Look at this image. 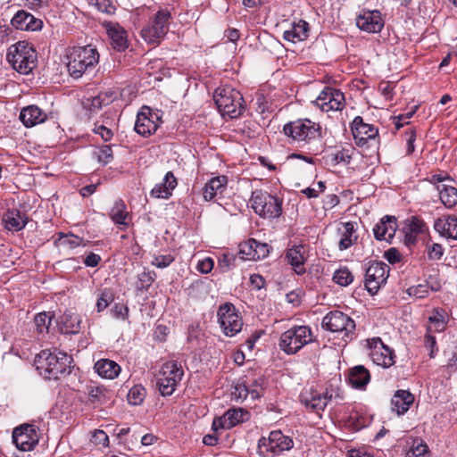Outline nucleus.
<instances>
[{
  "mask_svg": "<svg viewBox=\"0 0 457 457\" xmlns=\"http://www.w3.org/2000/svg\"><path fill=\"white\" fill-rule=\"evenodd\" d=\"M105 389L103 386L88 385L86 387L87 399L92 404L100 403L105 398Z\"/></svg>",
  "mask_w": 457,
  "mask_h": 457,
  "instance_id": "obj_45",
  "label": "nucleus"
},
{
  "mask_svg": "<svg viewBox=\"0 0 457 457\" xmlns=\"http://www.w3.org/2000/svg\"><path fill=\"white\" fill-rule=\"evenodd\" d=\"M428 231L426 223L418 217H411L404 222L401 233L403 234V245L411 249L417 244V237L420 234H424Z\"/></svg>",
  "mask_w": 457,
  "mask_h": 457,
  "instance_id": "obj_18",
  "label": "nucleus"
},
{
  "mask_svg": "<svg viewBox=\"0 0 457 457\" xmlns=\"http://www.w3.org/2000/svg\"><path fill=\"white\" fill-rule=\"evenodd\" d=\"M322 328L334 332L343 333V339L350 341L353 338L355 322L348 315L339 311L328 312L322 320Z\"/></svg>",
  "mask_w": 457,
  "mask_h": 457,
  "instance_id": "obj_10",
  "label": "nucleus"
},
{
  "mask_svg": "<svg viewBox=\"0 0 457 457\" xmlns=\"http://www.w3.org/2000/svg\"><path fill=\"white\" fill-rule=\"evenodd\" d=\"M213 259H200L196 264V269L203 274H207L213 269Z\"/></svg>",
  "mask_w": 457,
  "mask_h": 457,
  "instance_id": "obj_58",
  "label": "nucleus"
},
{
  "mask_svg": "<svg viewBox=\"0 0 457 457\" xmlns=\"http://www.w3.org/2000/svg\"><path fill=\"white\" fill-rule=\"evenodd\" d=\"M257 246V240L250 238L238 245V253L240 254L252 255L254 257V250Z\"/></svg>",
  "mask_w": 457,
  "mask_h": 457,
  "instance_id": "obj_54",
  "label": "nucleus"
},
{
  "mask_svg": "<svg viewBox=\"0 0 457 457\" xmlns=\"http://www.w3.org/2000/svg\"><path fill=\"white\" fill-rule=\"evenodd\" d=\"M265 379L262 376H259L257 378H254L249 382L247 385L250 386V397L253 400L259 399L263 394V385Z\"/></svg>",
  "mask_w": 457,
  "mask_h": 457,
  "instance_id": "obj_47",
  "label": "nucleus"
},
{
  "mask_svg": "<svg viewBox=\"0 0 457 457\" xmlns=\"http://www.w3.org/2000/svg\"><path fill=\"white\" fill-rule=\"evenodd\" d=\"M94 154L96 156L97 161L103 164H107L113 159L112 150L110 145H102L97 148Z\"/></svg>",
  "mask_w": 457,
  "mask_h": 457,
  "instance_id": "obj_50",
  "label": "nucleus"
},
{
  "mask_svg": "<svg viewBox=\"0 0 457 457\" xmlns=\"http://www.w3.org/2000/svg\"><path fill=\"white\" fill-rule=\"evenodd\" d=\"M161 122L158 111H154L148 106H143L137 113L135 130L143 137H149L157 130Z\"/></svg>",
  "mask_w": 457,
  "mask_h": 457,
  "instance_id": "obj_13",
  "label": "nucleus"
},
{
  "mask_svg": "<svg viewBox=\"0 0 457 457\" xmlns=\"http://www.w3.org/2000/svg\"><path fill=\"white\" fill-rule=\"evenodd\" d=\"M354 148L352 146L335 148L327 154V162L336 166L339 163L349 164L351 162Z\"/></svg>",
  "mask_w": 457,
  "mask_h": 457,
  "instance_id": "obj_34",
  "label": "nucleus"
},
{
  "mask_svg": "<svg viewBox=\"0 0 457 457\" xmlns=\"http://www.w3.org/2000/svg\"><path fill=\"white\" fill-rule=\"evenodd\" d=\"M290 265L292 266L295 272L298 275H302L305 272L304 259H289Z\"/></svg>",
  "mask_w": 457,
  "mask_h": 457,
  "instance_id": "obj_63",
  "label": "nucleus"
},
{
  "mask_svg": "<svg viewBox=\"0 0 457 457\" xmlns=\"http://www.w3.org/2000/svg\"><path fill=\"white\" fill-rule=\"evenodd\" d=\"M434 228L441 237L457 240V216L444 215L436 219Z\"/></svg>",
  "mask_w": 457,
  "mask_h": 457,
  "instance_id": "obj_23",
  "label": "nucleus"
},
{
  "mask_svg": "<svg viewBox=\"0 0 457 457\" xmlns=\"http://www.w3.org/2000/svg\"><path fill=\"white\" fill-rule=\"evenodd\" d=\"M154 272L152 271H143L138 275V281L137 282V289L138 291H145L149 288L152 283L154 280Z\"/></svg>",
  "mask_w": 457,
  "mask_h": 457,
  "instance_id": "obj_49",
  "label": "nucleus"
},
{
  "mask_svg": "<svg viewBox=\"0 0 457 457\" xmlns=\"http://www.w3.org/2000/svg\"><path fill=\"white\" fill-rule=\"evenodd\" d=\"M184 376L181 364L175 361L165 362L157 376L156 386L162 396H170Z\"/></svg>",
  "mask_w": 457,
  "mask_h": 457,
  "instance_id": "obj_7",
  "label": "nucleus"
},
{
  "mask_svg": "<svg viewBox=\"0 0 457 457\" xmlns=\"http://www.w3.org/2000/svg\"><path fill=\"white\" fill-rule=\"evenodd\" d=\"M342 237L339 241L341 250L347 249L357 240L354 222H345L342 224Z\"/></svg>",
  "mask_w": 457,
  "mask_h": 457,
  "instance_id": "obj_38",
  "label": "nucleus"
},
{
  "mask_svg": "<svg viewBox=\"0 0 457 457\" xmlns=\"http://www.w3.org/2000/svg\"><path fill=\"white\" fill-rule=\"evenodd\" d=\"M91 442L98 446H107L109 437L104 430L97 429L93 432Z\"/></svg>",
  "mask_w": 457,
  "mask_h": 457,
  "instance_id": "obj_55",
  "label": "nucleus"
},
{
  "mask_svg": "<svg viewBox=\"0 0 457 457\" xmlns=\"http://www.w3.org/2000/svg\"><path fill=\"white\" fill-rule=\"evenodd\" d=\"M113 294L110 290H103L96 301L97 312H101L104 310H105L109 306V304L113 301Z\"/></svg>",
  "mask_w": 457,
  "mask_h": 457,
  "instance_id": "obj_52",
  "label": "nucleus"
},
{
  "mask_svg": "<svg viewBox=\"0 0 457 457\" xmlns=\"http://www.w3.org/2000/svg\"><path fill=\"white\" fill-rule=\"evenodd\" d=\"M293 440L281 431H271L268 437H262L258 442V453L262 457H274L284 451L290 450Z\"/></svg>",
  "mask_w": 457,
  "mask_h": 457,
  "instance_id": "obj_9",
  "label": "nucleus"
},
{
  "mask_svg": "<svg viewBox=\"0 0 457 457\" xmlns=\"http://www.w3.org/2000/svg\"><path fill=\"white\" fill-rule=\"evenodd\" d=\"M228 178L218 176L212 178L204 186L203 195L206 201L212 200L217 195L221 194L227 186Z\"/></svg>",
  "mask_w": 457,
  "mask_h": 457,
  "instance_id": "obj_29",
  "label": "nucleus"
},
{
  "mask_svg": "<svg viewBox=\"0 0 457 457\" xmlns=\"http://www.w3.org/2000/svg\"><path fill=\"white\" fill-rule=\"evenodd\" d=\"M94 132L98 134L104 141L111 140L113 136V133L110 129L99 124H95Z\"/></svg>",
  "mask_w": 457,
  "mask_h": 457,
  "instance_id": "obj_59",
  "label": "nucleus"
},
{
  "mask_svg": "<svg viewBox=\"0 0 457 457\" xmlns=\"http://www.w3.org/2000/svg\"><path fill=\"white\" fill-rule=\"evenodd\" d=\"M28 219L25 217V214L21 212L18 210H9L4 216V221L5 223V228L8 230L19 231L22 229Z\"/></svg>",
  "mask_w": 457,
  "mask_h": 457,
  "instance_id": "obj_35",
  "label": "nucleus"
},
{
  "mask_svg": "<svg viewBox=\"0 0 457 457\" xmlns=\"http://www.w3.org/2000/svg\"><path fill=\"white\" fill-rule=\"evenodd\" d=\"M67 71L75 79L91 72L99 62L96 48L88 45L72 47L67 54Z\"/></svg>",
  "mask_w": 457,
  "mask_h": 457,
  "instance_id": "obj_1",
  "label": "nucleus"
},
{
  "mask_svg": "<svg viewBox=\"0 0 457 457\" xmlns=\"http://www.w3.org/2000/svg\"><path fill=\"white\" fill-rule=\"evenodd\" d=\"M62 331L65 334L79 333L81 328V319L74 313H65L62 319Z\"/></svg>",
  "mask_w": 457,
  "mask_h": 457,
  "instance_id": "obj_39",
  "label": "nucleus"
},
{
  "mask_svg": "<svg viewBox=\"0 0 457 457\" xmlns=\"http://www.w3.org/2000/svg\"><path fill=\"white\" fill-rule=\"evenodd\" d=\"M7 60L17 71L29 74L36 67L37 54L30 44L19 41L9 47Z\"/></svg>",
  "mask_w": 457,
  "mask_h": 457,
  "instance_id": "obj_4",
  "label": "nucleus"
},
{
  "mask_svg": "<svg viewBox=\"0 0 457 457\" xmlns=\"http://www.w3.org/2000/svg\"><path fill=\"white\" fill-rule=\"evenodd\" d=\"M217 318L220 328L227 337H234L241 331L243 320L232 303L220 305L217 311Z\"/></svg>",
  "mask_w": 457,
  "mask_h": 457,
  "instance_id": "obj_11",
  "label": "nucleus"
},
{
  "mask_svg": "<svg viewBox=\"0 0 457 457\" xmlns=\"http://www.w3.org/2000/svg\"><path fill=\"white\" fill-rule=\"evenodd\" d=\"M170 18L171 14L169 10L160 9L155 13L151 24L141 30L144 40L149 44L158 43L167 33Z\"/></svg>",
  "mask_w": 457,
  "mask_h": 457,
  "instance_id": "obj_12",
  "label": "nucleus"
},
{
  "mask_svg": "<svg viewBox=\"0 0 457 457\" xmlns=\"http://www.w3.org/2000/svg\"><path fill=\"white\" fill-rule=\"evenodd\" d=\"M445 312L444 310H434L432 315L428 318V331L441 332L445 328L446 320L445 318Z\"/></svg>",
  "mask_w": 457,
  "mask_h": 457,
  "instance_id": "obj_42",
  "label": "nucleus"
},
{
  "mask_svg": "<svg viewBox=\"0 0 457 457\" xmlns=\"http://www.w3.org/2000/svg\"><path fill=\"white\" fill-rule=\"evenodd\" d=\"M330 399L331 395L328 396L327 394H321L312 388L304 389L300 395L301 403L314 411H323Z\"/></svg>",
  "mask_w": 457,
  "mask_h": 457,
  "instance_id": "obj_21",
  "label": "nucleus"
},
{
  "mask_svg": "<svg viewBox=\"0 0 457 457\" xmlns=\"http://www.w3.org/2000/svg\"><path fill=\"white\" fill-rule=\"evenodd\" d=\"M107 33L114 49L124 51L128 47L126 31L119 24H108Z\"/></svg>",
  "mask_w": 457,
  "mask_h": 457,
  "instance_id": "obj_32",
  "label": "nucleus"
},
{
  "mask_svg": "<svg viewBox=\"0 0 457 457\" xmlns=\"http://www.w3.org/2000/svg\"><path fill=\"white\" fill-rule=\"evenodd\" d=\"M96 6L102 12L112 13L115 11V7L110 0H96Z\"/></svg>",
  "mask_w": 457,
  "mask_h": 457,
  "instance_id": "obj_61",
  "label": "nucleus"
},
{
  "mask_svg": "<svg viewBox=\"0 0 457 457\" xmlns=\"http://www.w3.org/2000/svg\"><path fill=\"white\" fill-rule=\"evenodd\" d=\"M12 26L20 30H39L43 22L24 10L18 11L11 21Z\"/></svg>",
  "mask_w": 457,
  "mask_h": 457,
  "instance_id": "obj_22",
  "label": "nucleus"
},
{
  "mask_svg": "<svg viewBox=\"0 0 457 457\" xmlns=\"http://www.w3.org/2000/svg\"><path fill=\"white\" fill-rule=\"evenodd\" d=\"M314 104L323 112L339 111L345 106V96L340 90L328 87L320 92Z\"/></svg>",
  "mask_w": 457,
  "mask_h": 457,
  "instance_id": "obj_16",
  "label": "nucleus"
},
{
  "mask_svg": "<svg viewBox=\"0 0 457 457\" xmlns=\"http://www.w3.org/2000/svg\"><path fill=\"white\" fill-rule=\"evenodd\" d=\"M109 217L117 225L127 226L129 221V214L127 206L122 200H117L111 208Z\"/></svg>",
  "mask_w": 457,
  "mask_h": 457,
  "instance_id": "obj_36",
  "label": "nucleus"
},
{
  "mask_svg": "<svg viewBox=\"0 0 457 457\" xmlns=\"http://www.w3.org/2000/svg\"><path fill=\"white\" fill-rule=\"evenodd\" d=\"M71 357L66 353L54 349L41 351L35 359L37 370L47 379H57L67 372Z\"/></svg>",
  "mask_w": 457,
  "mask_h": 457,
  "instance_id": "obj_2",
  "label": "nucleus"
},
{
  "mask_svg": "<svg viewBox=\"0 0 457 457\" xmlns=\"http://www.w3.org/2000/svg\"><path fill=\"white\" fill-rule=\"evenodd\" d=\"M178 182L174 174L168 171L162 183L155 185L151 190V195L155 198L168 199L171 196L173 189L177 187Z\"/></svg>",
  "mask_w": 457,
  "mask_h": 457,
  "instance_id": "obj_27",
  "label": "nucleus"
},
{
  "mask_svg": "<svg viewBox=\"0 0 457 457\" xmlns=\"http://www.w3.org/2000/svg\"><path fill=\"white\" fill-rule=\"evenodd\" d=\"M250 395V386L247 381L238 382L235 385L232 396L236 400H245Z\"/></svg>",
  "mask_w": 457,
  "mask_h": 457,
  "instance_id": "obj_51",
  "label": "nucleus"
},
{
  "mask_svg": "<svg viewBox=\"0 0 457 457\" xmlns=\"http://www.w3.org/2000/svg\"><path fill=\"white\" fill-rule=\"evenodd\" d=\"M224 416L229 428H231L236 425L247 420L249 418V412L242 408H233L228 410L224 413Z\"/></svg>",
  "mask_w": 457,
  "mask_h": 457,
  "instance_id": "obj_40",
  "label": "nucleus"
},
{
  "mask_svg": "<svg viewBox=\"0 0 457 457\" xmlns=\"http://www.w3.org/2000/svg\"><path fill=\"white\" fill-rule=\"evenodd\" d=\"M397 229L396 218L385 216L373 228L374 236L378 240L391 242Z\"/></svg>",
  "mask_w": 457,
  "mask_h": 457,
  "instance_id": "obj_25",
  "label": "nucleus"
},
{
  "mask_svg": "<svg viewBox=\"0 0 457 457\" xmlns=\"http://www.w3.org/2000/svg\"><path fill=\"white\" fill-rule=\"evenodd\" d=\"M414 402V396L409 391L397 390L391 400V409L398 415L405 413Z\"/></svg>",
  "mask_w": 457,
  "mask_h": 457,
  "instance_id": "obj_28",
  "label": "nucleus"
},
{
  "mask_svg": "<svg viewBox=\"0 0 457 457\" xmlns=\"http://www.w3.org/2000/svg\"><path fill=\"white\" fill-rule=\"evenodd\" d=\"M110 101L107 94H99L97 96L92 98L90 108L91 110L101 109L103 105L108 104Z\"/></svg>",
  "mask_w": 457,
  "mask_h": 457,
  "instance_id": "obj_57",
  "label": "nucleus"
},
{
  "mask_svg": "<svg viewBox=\"0 0 457 457\" xmlns=\"http://www.w3.org/2000/svg\"><path fill=\"white\" fill-rule=\"evenodd\" d=\"M352 133L357 145H365L369 139L375 138L378 134V128L365 123L362 117L356 116L351 125Z\"/></svg>",
  "mask_w": 457,
  "mask_h": 457,
  "instance_id": "obj_20",
  "label": "nucleus"
},
{
  "mask_svg": "<svg viewBox=\"0 0 457 457\" xmlns=\"http://www.w3.org/2000/svg\"><path fill=\"white\" fill-rule=\"evenodd\" d=\"M254 212L263 219H277L282 214V199L262 190H255L250 199Z\"/></svg>",
  "mask_w": 457,
  "mask_h": 457,
  "instance_id": "obj_5",
  "label": "nucleus"
},
{
  "mask_svg": "<svg viewBox=\"0 0 457 457\" xmlns=\"http://www.w3.org/2000/svg\"><path fill=\"white\" fill-rule=\"evenodd\" d=\"M311 342L312 334L308 326H294L281 334L279 347L287 354H295Z\"/></svg>",
  "mask_w": 457,
  "mask_h": 457,
  "instance_id": "obj_6",
  "label": "nucleus"
},
{
  "mask_svg": "<svg viewBox=\"0 0 457 457\" xmlns=\"http://www.w3.org/2000/svg\"><path fill=\"white\" fill-rule=\"evenodd\" d=\"M350 385L356 389H363L370 380L369 370L362 365L352 368L348 378Z\"/></svg>",
  "mask_w": 457,
  "mask_h": 457,
  "instance_id": "obj_31",
  "label": "nucleus"
},
{
  "mask_svg": "<svg viewBox=\"0 0 457 457\" xmlns=\"http://www.w3.org/2000/svg\"><path fill=\"white\" fill-rule=\"evenodd\" d=\"M12 442L21 451H31L38 442V436L33 425L23 424L12 431Z\"/></svg>",
  "mask_w": 457,
  "mask_h": 457,
  "instance_id": "obj_17",
  "label": "nucleus"
},
{
  "mask_svg": "<svg viewBox=\"0 0 457 457\" xmlns=\"http://www.w3.org/2000/svg\"><path fill=\"white\" fill-rule=\"evenodd\" d=\"M82 238L73 234L64 235L60 234L58 238L55 239V245L60 249H73L82 245Z\"/></svg>",
  "mask_w": 457,
  "mask_h": 457,
  "instance_id": "obj_41",
  "label": "nucleus"
},
{
  "mask_svg": "<svg viewBox=\"0 0 457 457\" xmlns=\"http://www.w3.org/2000/svg\"><path fill=\"white\" fill-rule=\"evenodd\" d=\"M356 26L368 33H378L384 27V21L379 11H363L356 18Z\"/></svg>",
  "mask_w": 457,
  "mask_h": 457,
  "instance_id": "obj_19",
  "label": "nucleus"
},
{
  "mask_svg": "<svg viewBox=\"0 0 457 457\" xmlns=\"http://www.w3.org/2000/svg\"><path fill=\"white\" fill-rule=\"evenodd\" d=\"M310 26L308 22L299 20L292 24V28L284 32V39L291 42L305 40L309 36Z\"/></svg>",
  "mask_w": 457,
  "mask_h": 457,
  "instance_id": "obj_30",
  "label": "nucleus"
},
{
  "mask_svg": "<svg viewBox=\"0 0 457 457\" xmlns=\"http://www.w3.org/2000/svg\"><path fill=\"white\" fill-rule=\"evenodd\" d=\"M212 428L214 431H218L219 429H229L225 416L215 418L212 421Z\"/></svg>",
  "mask_w": 457,
  "mask_h": 457,
  "instance_id": "obj_64",
  "label": "nucleus"
},
{
  "mask_svg": "<svg viewBox=\"0 0 457 457\" xmlns=\"http://www.w3.org/2000/svg\"><path fill=\"white\" fill-rule=\"evenodd\" d=\"M370 350V356L372 361L383 368H389L395 363V353L386 346L380 337H373L367 340Z\"/></svg>",
  "mask_w": 457,
  "mask_h": 457,
  "instance_id": "obj_15",
  "label": "nucleus"
},
{
  "mask_svg": "<svg viewBox=\"0 0 457 457\" xmlns=\"http://www.w3.org/2000/svg\"><path fill=\"white\" fill-rule=\"evenodd\" d=\"M440 200L446 208H453L457 204V188L446 184L437 185Z\"/></svg>",
  "mask_w": 457,
  "mask_h": 457,
  "instance_id": "obj_37",
  "label": "nucleus"
},
{
  "mask_svg": "<svg viewBox=\"0 0 457 457\" xmlns=\"http://www.w3.org/2000/svg\"><path fill=\"white\" fill-rule=\"evenodd\" d=\"M411 451L413 457H427L428 454V447L421 439H414Z\"/></svg>",
  "mask_w": 457,
  "mask_h": 457,
  "instance_id": "obj_53",
  "label": "nucleus"
},
{
  "mask_svg": "<svg viewBox=\"0 0 457 457\" xmlns=\"http://www.w3.org/2000/svg\"><path fill=\"white\" fill-rule=\"evenodd\" d=\"M389 275V268L386 263L374 260L365 274V287L369 293L374 295L378 292Z\"/></svg>",
  "mask_w": 457,
  "mask_h": 457,
  "instance_id": "obj_14",
  "label": "nucleus"
},
{
  "mask_svg": "<svg viewBox=\"0 0 457 457\" xmlns=\"http://www.w3.org/2000/svg\"><path fill=\"white\" fill-rule=\"evenodd\" d=\"M46 119V113L37 105L24 107L20 112L21 121L28 128L43 123Z\"/></svg>",
  "mask_w": 457,
  "mask_h": 457,
  "instance_id": "obj_26",
  "label": "nucleus"
},
{
  "mask_svg": "<svg viewBox=\"0 0 457 457\" xmlns=\"http://www.w3.org/2000/svg\"><path fill=\"white\" fill-rule=\"evenodd\" d=\"M51 322L52 316L48 315L46 312L37 313L34 318L36 329L39 335H45L48 333Z\"/></svg>",
  "mask_w": 457,
  "mask_h": 457,
  "instance_id": "obj_44",
  "label": "nucleus"
},
{
  "mask_svg": "<svg viewBox=\"0 0 457 457\" xmlns=\"http://www.w3.org/2000/svg\"><path fill=\"white\" fill-rule=\"evenodd\" d=\"M271 247L266 243L257 241V246L254 250V257H268L270 253Z\"/></svg>",
  "mask_w": 457,
  "mask_h": 457,
  "instance_id": "obj_62",
  "label": "nucleus"
},
{
  "mask_svg": "<svg viewBox=\"0 0 457 457\" xmlns=\"http://www.w3.org/2000/svg\"><path fill=\"white\" fill-rule=\"evenodd\" d=\"M95 370L99 376L109 379L115 378L120 372V367L115 361L107 359L97 361Z\"/></svg>",
  "mask_w": 457,
  "mask_h": 457,
  "instance_id": "obj_33",
  "label": "nucleus"
},
{
  "mask_svg": "<svg viewBox=\"0 0 457 457\" xmlns=\"http://www.w3.org/2000/svg\"><path fill=\"white\" fill-rule=\"evenodd\" d=\"M306 247L303 245H293L287 252L286 257H304Z\"/></svg>",
  "mask_w": 457,
  "mask_h": 457,
  "instance_id": "obj_60",
  "label": "nucleus"
},
{
  "mask_svg": "<svg viewBox=\"0 0 457 457\" xmlns=\"http://www.w3.org/2000/svg\"><path fill=\"white\" fill-rule=\"evenodd\" d=\"M112 313L114 318L125 320L129 315V308L122 303H116L112 309Z\"/></svg>",
  "mask_w": 457,
  "mask_h": 457,
  "instance_id": "obj_56",
  "label": "nucleus"
},
{
  "mask_svg": "<svg viewBox=\"0 0 457 457\" xmlns=\"http://www.w3.org/2000/svg\"><path fill=\"white\" fill-rule=\"evenodd\" d=\"M213 100L223 116L235 119L244 112L241 93L229 86L218 87L214 92Z\"/></svg>",
  "mask_w": 457,
  "mask_h": 457,
  "instance_id": "obj_3",
  "label": "nucleus"
},
{
  "mask_svg": "<svg viewBox=\"0 0 457 457\" xmlns=\"http://www.w3.org/2000/svg\"><path fill=\"white\" fill-rule=\"evenodd\" d=\"M397 229L396 218L385 216L373 228L374 236L378 240L391 242Z\"/></svg>",
  "mask_w": 457,
  "mask_h": 457,
  "instance_id": "obj_24",
  "label": "nucleus"
},
{
  "mask_svg": "<svg viewBox=\"0 0 457 457\" xmlns=\"http://www.w3.org/2000/svg\"><path fill=\"white\" fill-rule=\"evenodd\" d=\"M353 276L352 275L351 271L346 268L338 269L337 270L335 271L333 276V280L335 281V283L343 287H346L349 284H351L353 282Z\"/></svg>",
  "mask_w": 457,
  "mask_h": 457,
  "instance_id": "obj_48",
  "label": "nucleus"
},
{
  "mask_svg": "<svg viewBox=\"0 0 457 457\" xmlns=\"http://www.w3.org/2000/svg\"><path fill=\"white\" fill-rule=\"evenodd\" d=\"M439 289L440 285L436 282L431 286L426 283L411 287L407 291L411 296H415L416 298H424L428 295L429 291H438Z\"/></svg>",
  "mask_w": 457,
  "mask_h": 457,
  "instance_id": "obj_43",
  "label": "nucleus"
},
{
  "mask_svg": "<svg viewBox=\"0 0 457 457\" xmlns=\"http://www.w3.org/2000/svg\"><path fill=\"white\" fill-rule=\"evenodd\" d=\"M146 391L141 385L134 386L128 393V401L131 405H139L145 397Z\"/></svg>",
  "mask_w": 457,
  "mask_h": 457,
  "instance_id": "obj_46",
  "label": "nucleus"
},
{
  "mask_svg": "<svg viewBox=\"0 0 457 457\" xmlns=\"http://www.w3.org/2000/svg\"><path fill=\"white\" fill-rule=\"evenodd\" d=\"M283 130L287 137L296 142L310 143L321 137V127L309 119L288 122Z\"/></svg>",
  "mask_w": 457,
  "mask_h": 457,
  "instance_id": "obj_8",
  "label": "nucleus"
}]
</instances>
